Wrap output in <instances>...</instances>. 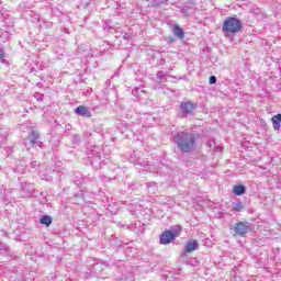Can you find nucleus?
<instances>
[{"label": "nucleus", "instance_id": "19", "mask_svg": "<svg viewBox=\"0 0 281 281\" xmlns=\"http://www.w3.org/2000/svg\"><path fill=\"white\" fill-rule=\"evenodd\" d=\"M4 56L5 53L3 52V48H0V63H5Z\"/></svg>", "mask_w": 281, "mask_h": 281}, {"label": "nucleus", "instance_id": "7", "mask_svg": "<svg viewBox=\"0 0 281 281\" xmlns=\"http://www.w3.org/2000/svg\"><path fill=\"white\" fill-rule=\"evenodd\" d=\"M175 233L172 231H164L159 237L160 245H170L171 240H175Z\"/></svg>", "mask_w": 281, "mask_h": 281}, {"label": "nucleus", "instance_id": "10", "mask_svg": "<svg viewBox=\"0 0 281 281\" xmlns=\"http://www.w3.org/2000/svg\"><path fill=\"white\" fill-rule=\"evenodd\" d=\"M196 249H199V243H196V240L187 241L184 254H192V251H196Z\"/></svg>", "mask_w": 281, "mask_h": 281}, {"label": "nucleus", "instance_id": "16", "mask_svg": "<svg viewBox=\"0 0 281 281\" xmlns=\"http://www.w3.org/2000/svg\"><path fill=\"white\" fill-rule=\"evenodd\" d=\"M156 78L158 82H166V74H164L161 70L157 72Z\"/></svg>", "mask_w": 281, "mask_h": 281}, {"label": "nucleus", "instance_id": "5", "mask_svg": "<svg viewBox=\"0 0 281 281\" xmlns=\"http://www.w3.org/2000/svg\"><path fill=\"white\" fill-rule=\"evenodd\" d=\"M196 111V103L192 101H182L180 103V113L186 117V115H192Z\"/></svg>", "mask_w": 281, "mask_h": 281}, {"label": "nucleus", "instance_id": "15", "mask_svg": "<svg viewBox=\"0 0 281 281\" xmlns=\"http://www.w3.org/2000/svg\"><path fill=\"white\" fill-rule=\"evenodd\" d=\"M234 212H243L245 210V205H243L241 201H237L233 204Z\"/></svg>", "mask_w": 281, "mask_h": 281}, {"label": "nucleus", "instance_id": "13", "mask_svg": "<svg viewBox=\"0 0 281 281\" xmlns=\"http://www.w3.org/2000/svg\"><path fill=\"white\" fill-rule=\"evenodd\" d=\"M245 190L246 188L243 184H237L233 188V192L236 196H243V194H245Z\"/></svg>", "mask_w": 281, "mask_h": 281}, {"label": "nucleus", "instance_id": "26", "mask_svg": "<svg viewBox=\"0 0 281 281\" xmlns=\"http://www.w3.org/2000/svg\"><path fill=\"white\" fill-rule=\"evenodd\" d=\"M25 148H30V147L27 146V143H25Z\"/></svg>", "mask_w": 281, "mask_h": 281}, {"label": "nucleus", "instance_id": "21", "mask_svg": "<svg viewBox=\"0 0 281 281\" xmlns=\"http://www.w3.org/2000/svg\"><path fill=\"white\" fill-rule=\"evenodd\" d=\"M207 148H212L213 146H216V143L214 140L206 142Z\"/></svg>", "mask_w": 281, "mask_h": 281}, {"label": "nucleus", "instance_id": "24", "mask_svg": "<svg viewBox=\"0 0 281 281\" xmlns=\"http://www.w3.org/2000/svg\"><path fill=\"white\" fill-rule=\"evenodd\" d=\"M214 150L215 153H223V147L217 145Z\"/></svg>", "mask_w": 281, "mask_h": 281}, {"label": "nucleus", "instance_id": "25", "mask_svg": "<svg viewBox=\"0 0 281 281\" xmlns=\"http://www.w3.org/2000/svg\"><path fill=\"white\" fill-rule=\"evenodd\" d=\"M3 3V1L0 0V5ZM0 14H1V9H0Z\"/></svg>", "mask_w": 281, "mask_h": 281}, {"label": "nucleus", "instance_id": "8", "mask_svg": "<svg viewBox=\"0 0 281 281\" xmlns=\"http://www.w3.org/2000/svg\"><path fill=\"white\" fill-rule=\"evenodd\" d=\"M131 161L135 162V166L137 169L143 168V172H151L153 171V166L148 165L146 161L142 160V159H136L133 160V158H131Z\"/></svg>", "mask_w": 281, "mask_h": 281}, {"label": "nucleus", "instance_id": "12", "mask_svg": "<svg viewBox=\"0 0 281 281\" xmlns=\"http://www.w3.org/2000/svg\"><path fill=\"white\" fill-rule=\"evenodd\" d=\"M274 131H280L281 114H277L271 119Z\"/></svg>", "mask_w": 281, "mask_h": 281}, {"label": "nucleus", "instance_id": "20", "mask_svg": "<svg viewBox=\"0 0 281 281\" xmlns=\"http://www.w3.org/2000/svg\"><path fill=\"white\" fill-rule=\"evenodd\" d=\"M210 85H216V77L215 76H211L209 79Z\"/></svg>", "mask_w": 281, "mask_h": 281}, {"label": "nucleus", "instance_id": "2", "mask_svg": "<svg viewBox=\"0 0 281 281\" xmlns=\"http://www.w3.org/2000/svg\"><path fill=\"white\" fill-rule=\"evenodd\" d=\"M222 32L229 36L231 34H238L243 32V22L238 18L228 16L222 25Z\"/></svg>", "mask_w": 281, "mask_h": 281}, {"label": "nucleus", "instance_id": "4", "mask_svg": "<svg viewBox=\"0 0 281 281\" xmlns=\"http://www.w3.org/2000/svg\"><path fill=\"white\" fill-rule=\"evenodd\" d=\"M234 232V236H240L244 238V236H247L249 232H251V223L249 222H238L231 228Z\"/></svg>", "mask_w": 281, "mask_h": 281}, {"label": "nucleus", "instance_id": "1", "mask_svg": "<svg viewBox=\"0 0 281 281\" xmlns=\"http://www.w3.org/2000/svg\"><path fill=\"white\" fill-rule=\"evenodd\" d=\"M199 136L193 132H179L173 142L178 146L180 153H192L196 146Z\"/></svg>", "mask_w": 281, "mask_h": 281}, {"label": "nucleus", "instance_id": "18", "mask_svg": "<svg viewBox=\"0 0 281 281\" xmlns=\"http://www.w3.org/2000/svg\"><path fill=\"white\" fill-rule=\"evenodd\" d=\"M0 251H4V254H7V256H12L10 248H8L7 246H2V248H0Z\"/></svg>", "mask_w": 281, "mask_h": 281}, {"label": "nucleus", "instance_id": "23", "mask_svg": "<svg viewBox=\"0 0 281 281\" xmlns=\"http://www.w3.org/2000/svg\"><path fill=\"white\" fill-rule=\"evenodd\" d=\"M31 167L34 169L38 168V162L36 160L32 161Z\"/></svg>", "mask_w": 281, "mask_h": 281}, {"label": "nucleus", "instance_id": "22", "mask_svg": "<svg viewBox=\"0 0 281 281\" xmlns=\"http://www.w3.org/2000/svg\"><path fill=\"white\" fill-rule=\"evenodd\" d=\"M72 142L74 144H78L80 142V135H75Z\"/></svg>", "mask_w": 281, "mask_h": 281}, {"label": "nucleus", "instance_id": "14", "mask_svg": "<svg viewBox=\"0 0 281 281\" xmlns=\"http://www.w3.org/2000/svg\"><path fill=\"white\" fill-rule=\"evenodd\" d=\"M52 216L49 215H44L41 220H40V223L41 225H46V227H49V225L52 224Z\"/></svg>", "mask_w": 281, "mask_h": 281}, {"label": "nucleus", "instance_id": "9", "mask_svg": "<svg viewBox=\"0 0 281 281\" xmlns=\"http://www.w3.org/2000/svg\"><path fill=\"white\" fill-rule=\"evenodd\" d=\"M76 115H80V117H91V110L85 105H79L75 109Z\"/></svg>", "mask_w": 281, "mask_h": 281}, {"label": "nucleus", "instance_id": "3", "mask_svg": "<svg viewBox=\"0 0 281 281\" xmlns=\"http://www.w3.org/2000/svg\"><path fill=\"white\" fill-rule=\"evenodd\" d=\"M87 159L91 164L92 168L97 170L102 168V154L94 148H88L86 150Z\"/></svg>", "mask_w": 281, "mask_h": 281}, {"label": "nucleus", "instance_id": "11", "mask_svg": "<svg viewBox=\"0 0 281 281\" xmlns=\"http://www.w3.org/2000/svg\"><path fill=\"white\" fill-rule=\"evenodd\" d=\"M173 36H177L180 41H183L186 38V33L183 32V29L179 26V24H175L173 26Z\"/></svg>", "mask_w": 281, "mask_h": 281}, {"label": "nucleus", "instance_id": "6", "mask_svg": "<svg viewBox=\"0 0 281 281\" xmlns=\"http://www.w3.org/2000/svg\"><path fill=\"white\" fill-rule=\"evenodd\" d=\"M26 139L30 142L29 146H38L40 148L43 146V142H41V134L38 131L31 128L29 132V136Z\"/></svg>", "mask_w": 281, "mask_h": 281}, {"label": "nucleus", "instance_id": "17", "mask_svg": "<svg viewBox=\"0 0 281 281\" xmlns=\"http://www.w3.org/2000/svg\"><path fill=\"white\" fill-rule=\"evenodd\" d=\"M133 95L137 97V100H139V98H142V94L139 93H144V90H140L139 88H136L132 91Z\"/></svg>", "mask_w": 281, "mask_h": 281}]
</instances>
